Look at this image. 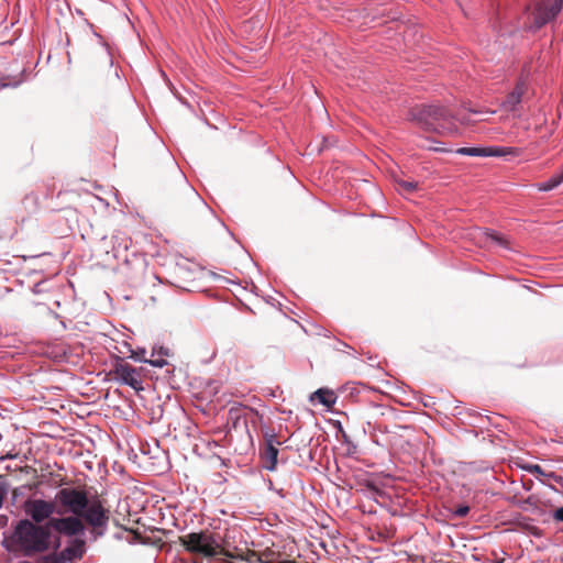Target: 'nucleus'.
Listing matches in <instances>:
<instances>
[{"instance_id": "obj_23", "label": "nucleus", "mask_w": 563, "mask_h": 563, "mask_svg": "<svg viewBox=\"0 0 563 563\" xmlns=\"http://www.w3.org/2000/svg\"><path fill=\"white\" fill-rule=\"evenodd\" d=\"M486 235L488 239H490L493 242L497 243L498 245L506 247V249L508 247V241L503 235H499L498 233H496L494 231L487 232Z\"/></svg>"}, {"instance_id": "obj_26", "label": "nucleus", "mask_w": 563, "mask_h": 563, "mask_svg": "<svg viewBox=\"0 0 563 563\" xmlns=\"http://www.w3.org/2000/svg\"><path fill=\"white\" fill-rule=\"evenodd\" d=\"M545 478L552 479L553 482L559 484L561 487H563V477L561 475H558L554 472H548Z\"/></svg>"}, {"instance_id": "obj_21", "label": "nucleus", "mask_w": 563, "mask_h": 563, "mask_svg": "<svg viewBox=\"0 0 563 563\" xmlns=\"http://www.w3.org/2000/svg\"><path fill=\"white\" fill-rule=\"evenodd\" d=\"M97 56L108 70L112 69V59L104 48H99Z\"/></svg>"}, {"instance_id": "obj_3", "label": "nucleus", "mask_w": 563, "mask_h": 563, "mask_svg": "<svg viewBox=\"0 0 563 563\" xmlns=\"http://www.w3.org/2000/svg\"><path fill=\"white\" fill-rule=\"evenodd\" d=\"M51 539L49 526L35 525L30 520H21L13 532L12 541L26 554L41 553L48 550Z\"/></svg>"}, {"instance_id": "obj_6", "label": "nucleus", "mask_w": 563, "mask_h": 563, "mask_svg": "<svg viewBox=\"0 0 563 563\" xmlns=\"http://www.w3.org/2000/svg\"><path fill=\"white\" fill-rule=\"evenodd\" d=\"M24 511L36 523H41L56 511V503L43 499H29L24 503Z\"/></svg>"}, {"instance_id": "obj_4", "label": "nucleus", "mask_w": 563, "mask_h": 563, "mask_svg": "<svg viewBox=\"0 0 563 563\" xmlns=\"http://www.w3.org/2000/svg\"><path fill=\"white\" fill-rule=\"evenodd\" d=\"M55 503H58L64 508L63 510H57V514L63 515L69 511L75 516H79L88 506V496L81 489L62 488L55 496Z\"/></svg>"}, {"instance_id": "obj_16", "label": "nucleus", "mask_w": 563, "mask_h": 563, "mask_svg": "<svg viewBox=\"0 0 563 563\" xmlns=\"http://www.w3.org/2000/svg\"><path fill=\"white\" fill-rule=\"evenodd\" d=\"M562 183H563V168L561 169V172L559 174L552 176L549 180H547L542 184H539L538 189L540 191H550V190L556 188L558 186H560Z\"/></svg>"}, {"instance_id": "obj_22", "label": "nucleus", "mask_w": 563, "mask_h": 563, "mask_svg": "<svg viewBox=\"0 0 563 563\" xmlns=\"http://www.w3.org/2000/svg\"><path fill=\"white\" fill-rule=\"evenodd\" d=\"M523 468L530 474L536 475L537 477L542 476L545 477L547 473L539 464H528L525 465Z\"/></svg>"}, {"instance_id": "obj_24", "label": "nucleus", "mask_w": 563, "mask_h": 563, "mask_svg": "<svg viewBox=\"0 0 563 563\" xmlns=\"http://www.w3.org/2000/svg\"><path fill=\"white\" fill-rule=\"evenodd\" d=\"M22 82V79H13L11 80L10 77H0V87L1 88H8V87H18Z\"/></svg>"}, {"instance_id": "obj_33", "label": "nucleus", "mask_w": 563, "mask_h": 563, "mask_svg": "<svg viewBox=\"0 0 563 563\" xmlns=\"http://www.w3.org/2000/svg\"><path fill=\"white\" fill-rule=\"evenodd\" d=\"M461 122H462V123H466V122H467V120H466L465 118H462V119H461Z\"/></svg>"}, {"instance_id": "obj_12", "label": "nucleus", "mask_w": 563, "mask_h": 563, "mask_svg": "<svg viewBox=\"0 0 563 563\" xmlns=\"http://www.w3.org/2000/svg\"><path fill=\"white\" fill-rule=\"evenodd\" d=\"M527 90V82L525 80H519L514 90L503 101V108L507 111H515L517 109V106L521 102L522 97Z\"/></svg>"}, {"instance_id": "obj_27", "label": "nucleus", "mask_w": 563, "mask_h": 563, "mask_svg": "<svg viewBox=\"0 0 563 563\" xmlns=\"http://www.w3.org/2000/svg\"><path fill=\"white\" fill-rule=\"evenodd\" d=\"M142 362H145V363H150L151 365H153L154 367H164L165 365H167V362L166 360L164 358H157V360H142Z\"/></svg>"}, {"instance_id": "obj_14", "label": "nucleus", "mask_w": 563, "mask_h": 563, "mask_svg": "<svg viewBox=\"0 0 563 563\" xmlns=\"http://www.w3.org/2000/svg\"><path fill=\"white\" fill-rule=\"evenodd\" d=\"M317 399L327 408H332L336 401V395L333 390L328 388H319L311 395V400Z\"/></svg>"}, {"instance_id": "obj_19", "label": "nucleus", "mask_w": 563, "mask_h": 563, "mask_svg": "<svg viewBox=\"0 0 563 563\" xmlns=\"http://www.w3.org/2000/svg\"><path fill=\"white\" fill-rule=\"evenodd\" d=\"M260 555H261V552H256V551L243 548L242 556H238V559L243 560L247 563H260V561H257Z\"/></svg>"}, {"instance_id": "obj_29", "label": "nucleus", "mask_w": 563, "mask_h": 563, "mask_svg": "<svg viewBox=\"0 0 563 563\" xmlns=\"http://www.w3.org/2000/svg\"><path fill=\"white\" fill-rule=\"evenodd\" d=\"M130 357H132L134 360H139V361L145 360L143 356H141V354H137L135 352H132Z\"/></svg>"}, {"instance_id": "obj_7", "label": "nucleus", "mask_w": 563, "mask_h": 563, "mask_svg": "<svg viewBox=\"0 0 563 563\" xmlns=\"http://www.w3.org/2000/svg\"><path fill=\"white\" fill-rule=\"evenodd\" d=\"M79 516L87 523L96 528L103 527L109 521V511L103 507L102 501L98 497L88 498V506Z\"/></svg>"}, {"instance_id": "obj_8", "label": "nucleus", "mask_w": 563, "mask_h": 563, "mask_svg": "<svg viewBox=\"0 0 563 563\" xmlns=\"http://www.w3.org/2000/svg\"><path fill=\"white\" fill-rule=\"evenodd\" d=\"M519 147H503V146H488V147H460L456 150L457 154L466 156H482V157H503L507 155L519 156L521 154Z\"/></svg>"}, {"instance_id": "obj_5", "label": "nucleus", "mask_w": 563, "mask_h": 563, "mask_svg": "<svg viewBox=\"0 0 563 563\" xmlns=\"http://www.w3.org/2000/svg\"><path fill=\"white\" fill-rule=\"evenodd\" d=\"M142 372L143 368L133 367L121 358L115 362L112 369V373L118 380L122 384L129 385L136 391L144 389L141 380Z\"/></svg>"}, {"instance_id": "obj_10", "label": "nucleus", "mask_w": 563, "mask_h": 563, "mask_svg": "<svg viewBox=\"0 0 563 563\" xmlns=\"http://www.w3.org/2000/svg\"><path fill=\"white\" fill-rule=\"evenodd\" d=\"M49 530L54 529L59 533L67 536H77L82 533L85 526L80 519V516H70L66 518H52L47 521Z\"/></svg>"}, {"instance_id": "obj_1", "label": "nucleus", "mask_w": 563, "mask_h": 563, "mask_svg": "<svg viewBox=\"0 0 563 563\" xmlns=\"http://www.w3.org/2000/svg\"><path fill=\"white\" fill-rule=\"evenodd\" d=\"M242 537L238 529H227L223 536L208 530L190 532L178 538L179 543L190 553H199L214 563H230L227 559L242 556V549L236 538Z\"/></svg>"}, {"instance_id": "obj_15", "label": "nucleus", "mask_w": 563, "mask_h": 563, "mask_svg": "<svg viewBox=\"0 0 563 563\" xmlns=\"http://www.w3.org/2000/svg\"><path fill=\"white\" fill-rule=\"evenodd\" d=\"M249 415L257 416V412L242 405L233 406L229 410L230 418L234 420V428L236 427V423L239 422L240 419H244V423H246Z\"/></svg>"}, {"instance_id": "obj_11", "label": "nucleus", "mask_w": 563, "mask_h": 563, "mask_svg": "<svg viewBox=\"0 0 563 563\" xmlns=\"http://www.w3.org/2000/svg\"><path fill=\"white\" fill-rule=\"evenodd\" d=\"M282 442L277 439L276 434L266 435L265 444L261 449V461L263 467L267 471H275L277 466L278 449Z\"/></svg>"}, {"instance_id": "obj_30", "label": "nucleus", "mask_w": 563, "mask_h": 563, "mask_svg": "<svg viewBox=\"0 0 563 563\" xmlns=\"http://www.w3.org/2000/svg\"><path fill=\"white\" fill-rule=\"evenodd\" d=\"M158 354H161V355H168V351H167V349L159 347Z\"/></svg>"}, {"instance_id": "obj_31", "label": "nucleus", "mask_w": 563, "mask_h": 563, "mask_svg": "<svg viewBox=\"0 0 563 563\" xmlns=\"http://www.w3.org/2000/svg\"><path fill=\"white\" fill-rule=\"evenodd\" d=\"M531 485H532V482L530 481L529 484H527V489H530Z\"/></svg>"}, {"instance_id": "obj_34", "label": "nucleus", "mask_w": 563, "mask_h": 563, "mask_svg": "<svg viewBox=\"0 0 563 563\" xmlns=\"http://www.w3.org/2000/svg\"><path fill=\"white\" fill-rule=\"evenodd\" d=\"M541 482L545 485H549L548 482L545 479H541Z\"/></svg>"}, {"instance_id": "obj_9", "label": "nucleus", "mask_w": 563, "mask_h": 563, "mask_svg": "<svg viewBox=\"0 0 563 563\" xmlns=\"http://www.w3.org/2000/svg\"><path fill=\"white\" fill-rule=\"evenodd\" d=\"M563 0H541L534 9V25L541 27L553 20L562 10Z\"/></svg>"}, {"instance_id": "obj_13", "label": "nucleus", "mask_w": 563, "mask_h": 563, "mask_svg": "<svg viewBox=\"0 0 563 563\" xmlns=\"http://www.w3.org/2000/svg\"><path fill=\"white\" fill-rule=\"evenodd\" d=\"M84 541L75 540L70 547H67L60 552V559L57 563H64L66 561H73L77 558H81L84 554Z\"/></svg>"}, {"instance_id": "obj_20", "label": "nucleus", "mask_w": 563, "mask_h": 563, "mask_svg": "<svg viewBox=\"0 0 563 563\" xmlns=\"http://www.w3.org/2000/svg\"><path fill=\"white\" fill-rule=\"evenodd\" d=\"M397 185H398L399 189L402 190L404 192H413L418 188L417 181H409V180L400 179V180H397Z\"/></svg>"}, {"instance_id": "obj_28", "label": "nucleus", "mask_w": 563, "mask_h": 563, "mask_svg": "<svg viewBox=\"0 0 563 563\" xmlns=\"http://www.w3.org/2000/svg\"><path fill=\"white\" fill-rule=\"evenodd\" d=\"M553 519L555 521H562L563 522V507L558 508L553 514Z\"/></svg>"}, {"instance_id": "obj_32", "label": "nucleus", "mask_w": 563, "mask_h": 563, "mask_svg": "<svg viewBox=\"0 0 563 563\" xmlns=\"http://www.w3.org/2000/svg\"><path fill=\"white\" fill-rule=\"evenodd\" d=\"M531 485H532V482L530 481L529 484H527V489H530Z\"/></svg>"}, {"instance_id": "obj_2", "label": "nucleus", "mask_w": 563, "mask_h": 563, "mask_svg": "<svg viewBox=\"0 0 563 563\" xmlns=\"http://www.w3.org/2000/svg\"><path fill=\"white\" fill-rule=\"evenodd\" d=\"M410 117L426 131L443 136H452L459 133L454 123V115L444 107L435 104L416 106L410 110Z\"/></svg>"}, {"instance_id": "obj_25", "label": "nucleus", "mask_w": 563, "mask_h": 563, "mask_svg": "<svg viewBox=\"0 0 563 563\" xmlns=\"http://www.w3.org/2000/svg\"><path fill=\"white\" fill-rule=\"evenodd\" d=\"M470 507L466 505H460L453 510V515L457 518H464L468 515Z\"/></svg>"}, {"instance_id": "obj_18", "label": "nucleus", "mask_w": 563, "mask_h": 563, "mask_svg": "<svg viewBox=\"0 0 563 563\" xmlns=\"http://www.w3.org/2000/svg\"><path fill=\"white\" fill-rule=\"evenodd\" d=\"M27 213H35L40 208L38 197L34 194H29L23 198L22 201Z\"/></svg>"}, {"instance_id": "obj_17", "label": "nucleus", "mask_w": 563, "mask_h": 563, "mask_svg": "<svg viewBox=\"0 0 563 563\" xmlns=\"http://www.w3.org/2000/svg\"><path fill=\"white\" fill-rule=\"evenodd\" d=\"M15 300L13 290L3 282H0V303L10 305Z\"/></svg>"}, {"instance_id": "obj_35", "label": "nucleus", "mask_w": 563, "mask_h": 563, "mask_svg": "<svg viewBox=\"0 0 563 563\" xmlns=\"http://www.w3.org/2000/svg\"><path fill=\"white\" fill-rule=\"evenodd\" d=\"M562 168H563V166H562Z\"/></svg>"}]
</instances>
